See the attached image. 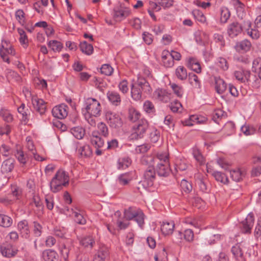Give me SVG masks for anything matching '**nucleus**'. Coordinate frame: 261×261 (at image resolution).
<instances>
[{
  "mask_svg": "<svg viewBox=\"0 0 261 261\" xmlns=\"http://www.w3.org/2000/svg\"><path fill=\"white\" fill-rule=\"evenodd\" d=\"M243 29L241 25L237 22H233L230 24L227 29L228 35L233 38L240 34Z\"/></svg>",
  "mask_w": 261,
  "mask_h": 261,
  "instance_id": "nucleus-20",
  "label": "nucleus"
},
{
  "mask_svg": "<svg viewBox=\"0 0 261 261\" xmlns=\"http://www.w3.org/2000/svg\"><path fill=\"white\" fill-rule=\"evenodd\" d=\"M42 258L45 261H56L58 259V254L54 250H46L42 253Z\"/></svg>",
  "mask_w": 261,
  "mask_h": 261,
  "instance_id": "nucleus-31",
  "label": "nucleus"
},
{
  "mask_svg": "<svg viewBox=\"0 0 261 261\" xmlns=\"http://www.w3.org/2000/svg\"><path fill=\"white\" fill-rule=\"evenodd\" d=\"M15 156L20 163L23 164L26 163L27 161V156L24 155L23 152L20 149H17V152L15 153Z\"/></svg>",
  "mask_w": 261,
  "mask_h": 261,
  "instance_id": "nucleus-63",
  "label": "nucleus"
},
{
  "mask_svg": "<svg viewBox=\"0 0 261 261\" xmlns=\"http://www.w3.org/2000/svg\"><path fill=\"white\" fill-rule=\"evenodd\" d=\"M8 55L14 56L15 50L9 42L3 40L0 48V56L4 62L10 63V61L8 56Z\"/></svg>",
  "mask_w": 261,
  "mask_h": 261,
  "instance_id": "nucleus-9",
  "label": "nucleus"
},
{
  "mask_svg": "<svg viewBox=\"0 0 261 261\" xmlns=\"http://www.w3.org/2000/svg\"><path fill=\"white\" fill-rule=\"evenodd\" d=\"M161 62L162 65L166 68H170L174 65V61L170 56V52L168 50H164L162 51Z\"/></svg>",
  "mask_w": 261,
  "mask_h": 261,
  "instance_id": "nucleus-19",
  "label": "nucleus"
},
{
  "mask_svg": "<svg viewBox=\"0 0 261 261\" xmlns=\"http://www.w3.org/2000/svg\"><path fill=\"white\" fill-rule=\"evenodd\" d=\"M131 13V11L128 8L117 7L114 9V18L116 21H121L128 17Z\"/></svg>",
  "mask_w": 261,
  "mask_h": 261,
  "instance_id": "nucleus-13",
  "label": "nucleus"
},
{
  "mask_svg": "<svg viewBox=\"0 0 261 261\" xmlns=\"http://www.w3.org/2000/svg\"><path fill=\"white\" fill-rule=\"evenodd\" d=\"M170 108L171 110L174 113H180L183 109L181 103L177 100H175L171 102Z\"/></svg>",
  "mask_w": 261,
  "mask_h": 261,
  "instance_id": "nucleus-55",
  "label": "nucleus"
},
{
  "mask_svg": "<svg viewBox=\"0 0 261 261\" xmlns=\"http://www.w3.org/2000/svg\"><path fill=\"white\" fill-rule=\"evenodd\" d=\"M1 116L2 117L4 120L7 122H12L13 119V116L10 113L9 111L5 109H2L1 110Z\"/></svg>",
  "mask_w": 261,
  "mask_h": 261,
  "instance_id": "nucleus-56",
  "label": "nucleus"
},
{
  "mask_svg": "<svg viewBox=\"0 0 261 261\" xmlns=\"http://www.w3.org/2000/svg\"><path fill=\"white\" fill-rule=\"evenodd\" d=\"M77 152L82 157L84 158H90L92 154V149L88 145L80 146L77 149Z\"/></svg>",
  "mask_w": 261,
  "mask_h": 261,
  "instance_id": "nucleus-36",
  "label": "nucleus"
},
{
  "mask_svg": "<svg viewBox=\"0 0 261 261\" xmlns=\"http://www.w3.org/2000/svg\"><path fill=\"white\" fill-rule=\"evenodd\" d=\"M234 74L238 81L242 83H245L249 81L251 73L248 70H240L235 71Z\"/></svg>",
  "mask_w": 261,
  "mask_h": 261,
  "instance_id": "nucleus-25",
  "label": "nucleus"
},
{
  "mask_svg": "<svg viewBox=\"0 0 261 261\" xmlns=\"http://www.w3.org/2000/svg\"><path fill=\"white\" fill-rule=\"evenodd\" d=\"M246 173V171L245 168H236L230 171L231 177L236 181H239L242 179Z\"/></svg>",
  "mask_w": 261,
  "mask_h": 261,
  "instance_id": "nucleus-23",
  "label": "nucleus"
},
{
  "mask_svg": "<svg viewBox=\"0 0 261 261\" xmlns=\"http://www.w3.org/2000/svg\"><path fill=\"white\" fill-rule=\"evenodd\" d=\"M167 257L166 250L164 248L161 252L154 256L155 261H163Z\"/></svg>",
  "mask_w": 261,
  "mask_h": 261,
  "instance_id": "nucleus-64",
  "label": "nucleus"
},
{
  "mask_svg": "<svg viewBox=\"0 0 261 261\" xmlns=\"http://www.w3.org/2000/svg\"><path fill=\"white\" fill-rule=\"evenodd\" d=\"M86 110L85 114H89L95 117L100 115L101 107L100 102L96 99L88 98L85 100Z\"/></svg>",
  "mask_w": 261,
  "mask_h": 261,
  "instance_id": "nucleus-6",
  "label": "nucleus"
},
{
  "mask_svg": "<svg viewBox=\"0 0 261 261\" xmlns=\"http://www.w3.org/2000/svg\"><path fill=\"white\" fill-rule=\"evenodd\" d=\"M132 161L128 157L120 158L118 160V167L119 169H125L130 165Z\"/></svg>",
  "mask_w": 261,
  "mask_h": 261,
  "instance_id": "nucleus-50",
  "label": "nucleus"
},
{
  "mask_svg": "<svg viewBox=\"0 0 261 261\" xmlns=\"http://www.w3.org/2000/svg\"><path fill=\"white\" fill-rule=\"evenodd\" d=\"M246 27H244V30L248 36L251 37L253 39H257L260 36L259 31L251 28V23L250 21H248L246 23Z\"/></svg>",
  "mask_w": 261,
  "mask_h": 261,
  "instance_id": "nucleus-27",
  "label": "nucleus"
},
{
  "mask_svg": "<svg viewBox=\"0 0 261 261\" xmlns=\"http://www.w3.org/2000/svg\"><path fill=\"white\" fill-rule=\"evenodd\" d=\"M156 174L153 166H148L144 172L143 185L146 189L150 191H154L156 188Z\"/></svg>",
  "mask_w": 261,
  "mask_h": 261,
  "instance_id": "nucleus-5",
  "label": "nucleus"
},
{
  "mask_svg": "<svg viewBox=\"0 0 261 261\" xmlns=\"http://www.w3.org/2000/svg\"><path fill=\"white\" fill-rule=\"evenodd\" d=\"M133 178L132 174L130 172H127L120 174L118 177L117 181L120 185L126 186L129 184Z\"/></svg>",
  "mask_w": 261,
  "mask_h": 261,
  "instance_id": "nucleus-32",
  "label": "nucleus"
},
{
  "mask_svg": "<svg viewBox=\"0 0 261 261\" xmlns=\"http://www.w3.org/2000/svg\"><path fill=\"white\" fill-rule=\"evenodd\" d=\"M67 230L64 227H56L54 230V234L56 237L61 238H66Z\"/></svg>",
  "mask_w": 261,
  "mask_h": 261,
  "instance_id": "nucleus-60",
  "label": "nucleus"
},
{
  "mask_svg": "<svg viewBox=\"0 0 261 261\" xmlns=\"http://www.w3.org/2000/svg\"><path fill=\"white\" fill-rule=\"evenodd\" d=\"M17 228L21 236L25 238H28L30 236V230L28 222L23 220L18 223Z\"/></svg>",
  "mask_w": 261,
  "mask_h": 261,
  "instance_id": "nucleus-18",
  "label": "nucleus"
},
{
  "mask_svg": "<svg viewBox=\"0 0 261 261\" xmlns=\"http://www.w3.org/2000/svg\"><path fill=\"white\" fill-rule=\"evenodd\" d=\"M195 37L196 41L200 43L204 44L208 40V35L202 31H199L197 32Z\"/></svg>",
  "mask_w": 261,
  "mask_h": 261,
  "instance_id": "nucleus-49",
  "label": "nucleus"
},
{
  "mask_svg": "<svg viewBox=\"0 0 261 261\" xmlns=\"http://www.w3.org/2000/svg\"><path fill=\"white\" fill-rule=\"evenodd\" d=\"M161 7L158 3H154L152 1L149 2L148 8L147 11L151 17L154 20H156V17L154 14V12H158L161 10Z\"/></svg>",
  "mask_w": 261,
  "mask_h": 261,
  "instance_id": "nucleus-34",
  "label": "nucleus"
},
{
  "mask_svg": "<svg viewBox=\"0 0 261 261\" xmlns=\"http://www.w3.org/2000/svg\"><path fill=\"white\" fill-rule=\"evenodd\" d=\"M212 174L217 181L224 184H227L228 182V179L225 174L220 172L214 171L212 172Z\"/></svg>",
  "mask_w": 261,
  "mask_h": 261,
  "instance_id": "nucleus-48",
  "label": "nucleus"
},
{
  "mask_svg": "<svg viewBox=\"0 0 261 261\" xmlns=\"http://www.w3.org/2000/svg\"><path fill=\"white\" fill-rule=\"evenodd\" d=\"M208 121L207 118L201 115H191L189 119L182 122L183 124L186 126H192L195 124H205Z\"/></svg>",
  "mask_w": 261,
  "mask_h": 261,
  "instance_id": "nucleus-11",
  "label": "nucleus"
},
{
  "mask_svg": "<svg viewBox=\"0 0 261 261\" xmlns=\"http://www.w3.org/2000/svg\"><path fill=\"white\" fill-rule=\"evenodd\" d=\"M80 245L84 248L92 249L95 245V240L91 236L82 238L80 241Z\"/></svg>",
  "mask_w": 261,
  "mask_h": 261,
  "instance_id": "nucleus-35",
  "label": "nucleus"
},
{
  "mask_svg": "<svg viewBox=\"0 0 261 261\" xmlns=\"http://www.w3.org/2000/svg\"><path fill=\"white\" fill-rule=\"evenodd\" d=\"M256 131L255 128L251 125L245 124L241 127V132L245 136L252 135L255 134Z\"/></svg>",
  "mask_w": 261,
  "mask_h": 261,
  "instance_id": "nucleus-53",
  "label": "nucleus"
},
{
  "mask_svg": "<svg viewBox=\"0 0 261 261\" xmlns=\"http://www.w3.org/2000/svg\"><path fill=\"white\" fill-rule=\"evenodd\" d=\"M1 252L2 255L7 257H12L17 253V249L8 242L3 243L1 246Z\"/></svg>",
  "mask_w": 261,
  "mask_h": 261,
  "instance_id": "nucleus-12",
  "label": "nucleus"
},
{
  "mask_svg": "<svg viewBox=\"0 0 261 261\" xmlns=\"http://www.w3.org/2000/svg\"><path fill=\"white\" fill-rule=\"evenodd\" d=\"M106 120L111 127L117 128L121 127L123 121L119 114L111 111H107L105 114Z\"/></svg>",
  "mask_w": 261,
  "mask_h": 261,
  "instance_id": "nucleus-8",
  "label": "nucleus"
},
{
  "mask_svg": "<svg viewBox=\"0 0 261 261\" xmlns=\"http://www.w3.org/2000/svg\"><path fill=\"white\" fill-rule=\"evenodd\" d=\"M231 252L237 260H243V253L239 245H236L233 246L231 248Z\"/></svg>",
  "mask_w": 261,
  "mask_h": 261,
  "instance_id": "nucleus-44",
  "label": "nucleus"
},
{
  "mask_svg": "<svg viewBox=\"0 0 261 261\" xmlns=\"http://www.w3.org/2000/svg\"><path fill=\"white\" fill-rule=\"evenodd\" d=\"M170 85L174 94H176L177 96L181 97L183 94L182 87L174 83L170 84Z\"/></svg>",
  "mask_w": 261,
  "mask_h": 261,
  "instance_id": "nucleus-58",
  "label": "nucleus"
},
{
  "mask_svg": "<svg viewBox=\"0 0 261 261\" xmlns=\"http://www.w3.org/2000/svg\"><path fill=\"white\" fill-rule=\"evenodd\" d=\"M193 15L195 18L199 22L204 23L206 22V18L203 13L199 10L195 9L193 11Z\"/></svg>",
  "mask_w": 261,
  "mask_h": 261,
  "instance_id": "nucleus-52",
  "label": "nucleus"
},
{
  "mask_svg": "<svg viewBox=\"0 0 261 261\" xmlns=\"http://www.w3.org/2000/svg\"><path fill=\"white\" fill-rule=\"evenodd\" d=\"M17 32L20 36L19 40L21 45L23 48H27L29 46V40L25 32L21 28H18Z\"/></svg>",
  "mask_w": 261,
  "mask_h": 261,
  "instance_id": "nucleus-38",
  "label": "nucleus"
},
{
  "mask_svg": "<svg viewBox=\"0 0 261 261\" xmlns=\"http://www.w3.org/2000/svg\"><path fill=\"white\" fill-rule=\"evenodd\" d=\"M187 66L197 73L201 72V66L198 60L195 58H189L187 60Z\"/></svg>",
  "mask_w": 261,
  "mask_h": 261,
  "instance_id": "nucleus-22",
  "label": "nucleus"
},
{
  "mask_svg": "<svg viewBox=\"0 0 261 261\" xmlns=\"http://www.w3.org/2000/svg\"><path fill=\"white\" fill-rule=\"evenodd\" d=\"M72 216L74 218V221L78 224L84 225L86 223V219L84 216V212L76 209V211L71 210Z\"/></svg>",
  "mask_w": 261,
  "mask_h": 261,
  "instance_id": "nucleus-29",
  "label": "nucleus"
},
{
  "mask_svg": "<svg viewBox=\"0 0 261 261\" xmlns=\"http://www.w3.org/2000/svg\"><path fill=\"white\" fill-rule=\"evenodd\" d=\"M32 102L35 110L41 115L45 113L46 110V103L37 96H33Z\"/></svg>",
  "mask_w": 261,
  "mask_h": 261,
  "instance_id": "nucleus-14",
  "label": "nucleus"
},
{
  "mask_svg": "<svg viewBox=\"0 0 261 261\" xmlns=\"http://www.w3.org/2000/svg\"><path fill=\"white\" fill-rule=\"evenodd\" d=\"M68 182V175L64 171L59 170L50 181V190L54 193L58 192L61 190L64 186L67 185Z\"/></svg>",
  "mask_w": 261,
  "mask_h": 261,
  "instance_id": "nucleus-4",
  "label": "nucleus"
},
{
  "mask_svg": "<svg viewBox=\"0 0 261 261\" xmlns=\"http://www.w3.org/2000/svg\"><path fill=\"white\" fill-rule=\"evenodd\" d=\"M175 75L178 80L185 81L188 77L187 70L183 66H179L175 70Z\"/></svg>",
  "mask_w": 261,
  "mask_h": 261,
  "instance_id": "nucleus-33",
  "label": "nucleus"
},
{
  "mask_svg": "<svg viewBox=\"0 0 261 261\" xmlns=\"http://www.w3.org/2000/svg\"><path fill=\"white\" fill-rule=\"evenodd\" d=\"M254 218L253 213H249L245 220L239 224L241 231L244 233L249 234L251 232L252 228L254 225Z\"/></svg>",
  "mask_w": 261,
  "mask_h": 261,
  "instance_id": "nucleus-10",
  "label": "nucleus"
},
{
  "mask_svg": "<svg viewBox=\"0 0 261 261\" xmlns=\"http://www.w3.org/2000/svg\"><path fill=\"white\" fill-rule=\"evenodd\" d=\"M160 138V133L156 129L153 128L150 133V139L152 143H156Z\"/></svg>",
  "mask_w": 261,
  "mask_h": 261,
  "instance_id": "nucleus-62",
  "label": "nucleus"
},
{
  "mask_svg": "<svg viewBox=\"0 0 261 261\" xmlns=\"http://www.w3.org/2000/svg\"><path fill=\"white\" fill-rule=\"evenodd\" d=\"M251 46V43L249 41L244 40L237 42L235 45V49L239 53H245L250 50Z\"/></svg>",
  "mask_w": 261,
  "mask_h": 261,
  "instance_id": "nucleus-21",
  "label": "nucleus"
},
{
  "mask_svg": "<svg viewBox=\"0 0 261 261\" xmlns=\"http://www.w3.org/2000/svg\"><path fill=\"white\" fill-rule=\"evenodd\" d=\"M47 44L54 51L59 52L63 48L62 43L57 40H50Z\"/></svg>",
  "mask_w": 261,
  "mask_h": 261,
  "instance_id": "nucleus-45",
  "label": "nucleus"
},
{
  "mask_svg": "<svg viewBox=\"0 0 261 261\" xmlns=\"http://www.w3.org/2000/svg\"><path fill=\"white\" fill-rule=\"evenodd\" d=\"M189 82L190 84L194 88L199 89L201 87V82L197 75L194 73H189Z\"/></svg>",
  "mask_w": 261,
  "mask_h": 261,
  "instance_id": "nucleus-42",
  "label": "nucleus"
},
{
  "mask_svg": "<svg viewBox=\"0 0 261 261\" xmlns=\"http://www.w3.org/2000/svg\"><path fill=\"white\" fill-rule=\"evenodd\" d=\"M108 99L114 105L118 106L121 102L120 95L115 91H109L107 93Z\"/></svg>",
  "mask_w": 261,
  "mask_h": 261,
  "instance_id": "nucleus-37",
  "label": "nucleus"
},
{
  "mask_svg": "<svg viewBox=\"0 0 261 261\" xmlns=\"http://www.w3.org/2000/svg\"><path fill=\"white\" fill-rule=\"evenodd\" d=\"M230 16L229 10L226 7H223L221 10L220 21L222 23H226Z\"/></svg>",
  "mask_w": 261,
  "mask_h": 261,
  "instance_id": "nucleus-54",
  "label": "nucleus"
},
{
  "mask_svg": "<svg viewBox=\"0 0 261 261\" xmlns=\"http://www.w3.org/2000/svg\"><path fill=\"white\" fill-rule=\"evenodd\" d=\"M252 71L255 72L259 79H257L255 83V85L257 88L261 85V58H257L255 59L252 63Z\"/></svg>",
  "mask_w": 261,
  "mask_h": 261,
  "instance_id": "nucleus-16",
  "label": "nucleus"
},
{
  "mask_svg": "<svg viewBox=\"0 0 261 261\" xmlns=\"http://www.w3.org/2000/svg\"><path fill=\"white\" fill-rule=\"evenodd\" d=\"M148 127V123L144 119L139 120L133 127L132 137L133 139H138L143 137Z\"/></svg>",
  "mask_w": 261,
  "mask_h": 261,
  "instance_id": "nucleus-7",
  "label": "nucleus"
},
{
  "mask_svg": "<svg viewBox=\"0 0 261 261\" xmlns=\"http://www.w3.org/2000/svg\"><path fill=\"white\" fill-rule=\"evenodd\" d=\"M80 47L81 51L87 55H90L93 53V46L90 44H88L86 41L81 42Z\"/></svg>",
  "mask_w": 261,
  "mask_h": 261,
  "instance_id": "nucleus-43",
  "label": "nucleus"
},
{
  "mask_svg": "<svg viewBox=\"0 0 261 261\" xmlns=\"http://www.w3.org/2000/svg\"><path fill=\"white\" fill-rule=\"evenodd\" d=\"M193 154L194 158L197 161V162L199 164V165H202L205 164V161L204 158L202 155L199 149L196 148H193Z\"/></svg>",
  "mask_w": 261,
  "mask_h": 261,
  "instance_id": "nucleus-47",
  "label": "nucleus"
},
{
  "mask_svg": "<svg viewBox=\"0 0 261 261\" xmlns=\"http://www.w3.org/2000/svg\"><path fill=\"white\" fill-rule=\"evenodd\" d=\"M145 160L150 163L160 176H166L170 171L169 154L167 152L159 153L155 157H146Z\"/></svg>",
  "mask_w": 261,
  "mask_h": 261,
  "instance_id": "nucleus-1",
  "label": "nucleus"
},
{
  "mask_svg": "<svg viewBox=\"0 0 261 261\" xmlns=\"http://www.w3.org/2000/svg\"><path fill=\"white\" fill-rule=\"evenodd\" d=\"M98 131H93L91 136V144L97 148H101L104 145L103 139L99 136L101 135L104 137H107L109 134V128L107 125L102 122L97 124Z\"/></svg>",
  "mask_w": 261,
  "mask_h": 261,
  "instance_id": "nucleus-3",
  "label": "nucleus"
},
{
  "mask_svg": "<svg viewBox=\"0 0 261 261\" xmlns=\"http://www.w3.org/2000/svg\"><path fill=\"white\" fill-rule=\"evenodd\" d=\"M24 15V13L22 10H18L15 12L16 19L21 25H23L25 22Z\"/></svg>",
  "mask_w": 261,
  "mask_h": 261,
  "instance_id": "nucleus-57",
  "label": "nucleus"
},
{
  "mask_svg": "<svg viewBox=\"0 0 261 261\" xmlns=\"http://www.w3.org/2000/svg\"><path fill=\"white\" fill-rule=\"evenodd\" d=\"M71 133L77 139H82L85 134L84 129L80 126L71 128Z\"/></svg>",
  "mask_w": 261,
  "mask_h": 261,
  "instance_id": "nucleus-46",
  "label": "nucleus"
},
{
  "mask_svg": "<svg viewBox=\"0 0 261 261\" xmlns=\"http://www.w3.org/2000/svg\"><path fill=\"white\" fill-rule=\"evenodd\" d=\"M22 190L20 187L13 185L11 187V195L13 197L14 200H19L22 197Z\"/></svg>",
  "mask_w": 261,
  "mask_h": 261,
  "instance_id": "nucleus-41",
  "label": "nucleus"
},
{
  "mask_svg": "<svg viewBox=\"0 0 261 261\" xmlns=\"http://www.w3.org/2000/svg\"><path fill=\"white\" fill-rule=\"evenodd\" d=\"M140 113L135 108L131 107L128 109V118L132 122H136L140 117Z\"/></svg>",
  "mask_w": 261,
  "mask_h": 261,
  "instance_id": "nucleus-40",
  "label": "nucleus"
},
{
  "mask_svg": "<svg viewBox=\"0 0 261 261\" xmlns=\"http://www.w3.org/2000/svg\"><path fill=\"white\" fill-rule=\"evenodd\" d=\"M180 187L182 191L186 193H189L192 190V186L190 182L185 179L181 180L180 182Z\"/></svg>",
  "mask_w": 261,
  "mask_h": 261,
  "instance_id": "nucleus-61",
  "label": "nucleus"
},
{
  "mask_svg": "<svg viewBox=\"0 0 261 261\" xmlns=\"http://www.w3.org/2000/svg\"><path fill=\"white\" fill-rule=\"evenodd\" d=\"M15 160L13 158H9L3 162L1 170L4 173L11 172L14 168Z\"/></svg>",
  "mask_w": 261,
  "mask_h": 261,
  "instance_id": "nucleus-28",
  "label": "nucleus"
},
{
  "mask_svg": "<svg viewBox=\"0 0 261 261\" xmlns=\"http://www.w3.org/2000/svg\"><path fill=\"white\" fill-rule=\"evenodd\" d=\"M170 95L165 90L158 89L154 92L153 97L155 99L166 103L170 100Z\"/></svg>",
  "mask_w": 261,
  "mask_h": 261,
  "instance_id": "nucleus-17",
  "label": "nucleus"
},
{
  "mask_svg": "<svg viewBox=\"0 0 261 261\" xmlns=\"http://www.w3.org/2000/svg\"><path fill=\"white\" fill-rule=\"evenodd\" d=\"M139 210L133 207L128 208L124 212V218L127 220L134 219Z\"/></svg>",
  "mask_w": 261,
  "mask_h": 261,
  "instance_id": "nucleus-51",
  "label": "nucleus"
},
{
  "mask_svg": "<svg viewBox=\"0 0 261 261\" xmlns=\"http://www.w3.org/2000/svg\"><path fill=\"white\" fill-rule=\"evenodd\" d=\"M215 89L218 94L223 93L226 89V84L223 80L219 77H214Z\"/></svg>",
  "mask_w": 261,
  "mask_h": 261,
  "instance_id": "nucleus-26",
  "label": "nucleus"
},
{
  "mask_svg": "<svg viewBox=\"0 0 261 261\" xmlns=\"http://www.w3.org/2000/svg\"><path fill=\"white\" fill-rule=\"evenodd\" d=\"M143 109L147 113H152L155 112V108L152 102L146 100L143 105Z\"/></svg>",
  "mask_w": 261,
  "mask_h": 261,
  "instance_id": "nucleus-59",
  "label": "nucleus"
},
{
  "mask_svg": "<svg viewBox=\"0 0 261 261\" xmlns=\"http://www.w3.org/2000/svg\"><path fill=\"white\" fill-rule=\"evenodd\" d=\"M13 223L12 219L6 215L0 214V226L4 228L10 227Z\"/></svg>",
  "mask_w": 261,
  "mask_h": 261,
  "instance_id": "nucleus-39",
  "label": "nucleus"
},
{
  "mask_svg": "<svg viewBox=\"0 0 261 261\" xmlns=\"http://www.w3.org/2000/svg\"><path fill=\"white\" fill-rule=\"evenodd\" d=\"M109 255V250L106 247H101L94 255L93 261H105Z\"/></svg>",
  "mask_w": 261,
  "mask_h": 261,
  "instance_id": "nucleus-30",
  "label": "nucleus"
},
{
  "mask_svg": "<svg viewBox=\"0 0 261 261\" xmlns=\"http://www.w3.org/2000/svg\"><path fill=\"white\" fill-rule=\"evenodd\" d=\"M68 107L67 106L62 104L55 107L52 110L53 115L59 119L65 118L68 115Z\"/></svg>",
  "mask_w": 261,
  "mask_h": 261,
  "instance_id": "nucleus-15",
  "label": "nucleus"
},
{
  "mask_svg": "<svg viewBox=\"0 0 261 261\" xmlns=\"http://www.w3.org/2000/svg\"><path fill=\"white\" fill-rule=\"evenodd\" d=\"M174 227L175 224L173 221L163 222L161 225V230L164 235L168 236L173 233Z\"/></svg>",
  "mask_w": 261,
  "mask_h": 261,
  "instance_id": "nucleus-24",
  "label": "nucleus"
},
{
  "mask_svg": "<svg viewBox=\"0 0 261 261\" xmlns=\"http://www.w3.org/2000/svg\"><path fill=\"white\" fill-rule=\"evenodd\" d=\"M151 88L146 80L142 76H138L136 82L132 86L131 95L135 100H139L142 98V92L150 93Z\"/></svg>",
  "mask_w": 261,
  "mask_h": 261,
  "instance_id": "nucleus-2",
  "label": "nucleus"
}]
</instances>
